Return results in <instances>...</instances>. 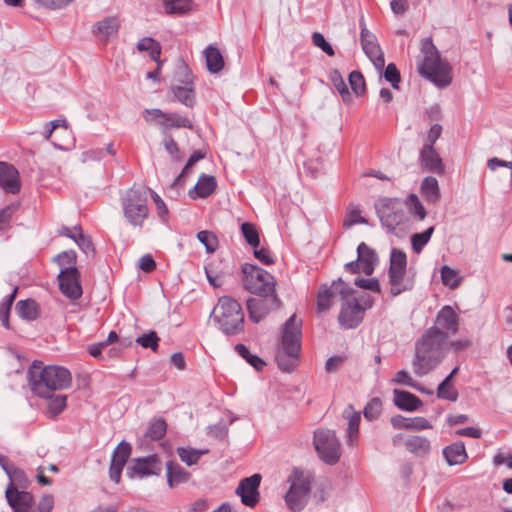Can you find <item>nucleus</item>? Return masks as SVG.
Returning <instances> with one entry per match:
<instances>
[{"label":"nucleus","instance_id":"f257e3e1","mask_svg":"<svg viewBox=\"0 0 512 512\" xmlns=\"http://www.w3.org/2000/svg\"><path fill=\"white\" fill-rule=\"evenodd\" d=\"M355 290L342 278L334 280L328 287L320 286L317 293V310L324 312L330 309L334 298L341 300V309L338 315L339 324L345 329H355L363 321L365 310L371 308L373 301L370 296L363 298V303L357 298H350Z\"/></svg>","mask_w":512,"mask_h":512},{"label":"nucleus","instance_id":"f03ea898","mask_svg":"<svg viewBox=\"0 0 512 512\" xmlns=\"http://www.w3.org/2000/svg\"><path fill=\"white\" fill-rule=\"evenodd\" d=\"M28 381L32 393L40 398H49L55 391L71 386L70 371L58 365L44 366L43 362L35 360L28 369Z\"/></svg>","mask_w":512,"mask_h":512},{"label":"nucleus","instance_id":"7ed1b4c3","mask_svg":"<svg viewBox=\"0 0 512 512\" xmlns=\"http://www.w3.org/2000/svg\"><path fill=\"white\" fill-rule=\"evenodd\" d=\"M421 57L417 60V71L420 76L433 83L437 88L444 89L453 81L451 64L442 59L440 52L431 37H426L420 43Z\"/></svg>","mask_w":512,"mask_h":512},{"label":"nucleus","instance_id":"20e7f679","mask_svg":"<svg viewBox=\"0 0 512 512\" xmlns=\"http://www.w3.org/2000/svg\"><path fill=\"white\" fill-rule=\"evenodd\" d=\"M447 341L436 329H427L415 342V356L412 360L417 376L427 375L444 359Z\"/></svg>","mask_w":512,"mask_h":512},{"label":"nucleus","instance_id":"39448f33","mask_svg":"<svg viewBox=\"0 0 512 512\" xmlns=\"http://www.w3.org/2000/svg\"><path fill=\"white\" fill-rule=\"evenodd\" d=\"M302 340V319L295 314L291 315L284 323L281 332V347L275 355L276 363L280 370L291 372L299 364Z\"/></svg>","mask_w":512,"mask_h":512},{"label":"nucleus","instance_id":"423d86ee","mask_svg":"<svg viewBox=\"0 0 512 512\" xmlns=\"http://www.w3.org/2000/svg\"><path fill=\"white\" fill-rule=\"evenodd\" d=\"M210 317L216 327L227 337H236L245 332V317L242 306L231 296H221Z\"/></svg>","mask_w":512,"mask_h":512},{"label":"nucleus","instance_id":"0eeeda50","mask_svg":"<svg viewBox=\"0 0 512 512\" xmlns=\"http://www.w3.org/2000/svg\"><path fill=\"white\" fill-rule=\"evenodd\" d=\"M148 189L142 186L129 188L121 197L124 217L134 227L142 228L148 218Z\"/></svg>","mask_w":512,"mask_h":512},{"label":"nucleus","instance_id":"6e6552de","mask_svg":"<svg viewBox=\"0 0 512 512\" xmlns=\"http://www.w3.org/2000/svg\"><path fill=\"white\" fill-rule=\"evenodd\" d=\"M290 484L285 494V502L292 512H300L307 505L311 492L313 475L299 468H293L287 478Z\"/></svg>","mask_w":512,"mask_h":512},{"label":"nucleus","instance_id":"1a4fd4ad","mask_svg":"<svg viewBox=\"0 0 512 512\" xmlns=\"http://www.w3.org/2000/svg\"><path fill=\"white\" fill-rule=\"evenodd\" d=\"M243 288L251 294L276 292L275 277L266 270L251 263L241 266Z\"/></svg>","mask_w":512,"mask_h":512},{"label":"nucleus","instance_id":"9d476101","mask_svg":"<svg viewBox=\"0 0 512 512\" xmlns=\"http://www.w3.org/2000/svg\"><path fill=\"white\" fill-rule=\"evenodd\" d=\"M375 210L381 225L390 233L407 221L405 203L399 198H380L375 202Z\"/></svg>","mask_w":512,"mask_h":512},{"label":"nucleus","instance_id":"9b49d317","mask_svg":"<svg viewBox=\"0 0 512 512\" xmlns=\"http://www.w3.org/2000/svg\"><path fill=\"white\" fill-rule=\"evenodd\" d=\"M407 270L406 253L400 249L393 248L390 253V265L388 269L389 284L391 285V295L398 296L402 292L413 288L412 282L404 283Z\"/></svg>","mask_w":512,"mask_h":512},{"label":"nucleus","instance_id":"f8f14e48","mask_svg":"<svg viewBox=\"0 0 512 512\" xmlns=\"http://www.w3.org/2000/svg\"><path fill=\"white\" fill-rule=\"evenodd\" d=\"M313 443L320 459L328 465L336 464L341 456L340 442L332 430L314 432Z\"/></svg>","mask_w":512,"mask_h":512},{"label":"nucleus","instance_id":"ddd939ff","mask_svg":"<svg viewBox=\"0 0 512 512\" xmlns=\"http://www.w3.org/2000/svg\"><path fill=\"white\" fill-rule=\"evenodd\" d=\"M246 301L249 319L253 323H259L273 310L280 308L281 300L276 292L254 294Z\"/></svg>","mask_w":512,"mask_h":512},{"label":"nucleus","instance_id":"4468645a","mask_svg":"<svg viewBox=\"0 0 512 512\" xmlns=\"http://www.w3.org/2000/svg\"><path fill=\"white\" fill-rule=\"evenodd\" d=\"M176 75L182 85H174L171 92L175 99L186 107L193 108L196 104V95L192 81V74L187 65L182 64L177 68Z\"/></svg>","mask_w":512,"mask_h":512},{"label":"nucleus","instance_id":"2eb2a0df","mask_svg":"<svg viewBox=\"0 0 512 512\" xmlns=\"http://www.w3.org/2000/svg\"><path fill=\"white\" fill-rule=\"evenodd\" d=\"M80 277V272L76 266L63 268L58 275L61 293L72 301L78 300L82 296Z\"/></svg>","mask_w":512,"mask_h":512},{"label":"nucleus","instance_id":"dca6fc26","mask_svg":"<svg viewBox=\"0 0 512 512\" xmlns=\"http://www.w3.org/2000/svg\"><path fill=\"white\" fill-rule=\"evenodd\" d=\"M359 26L361 28L360 41L364 53L373 62L376 68L382 69L384 67L385 60L376 36L366 28L363 17L359 20Z\"/></svg>","mask_w":512,"mask_h":512},{"label":"nucleus","instance_id":"f3484780","mask_svg":"<svg viewBox=\"0 0 512 512\" xmlns=\"http://www.w3.org/2000/svg\"><path fill=\"white\" fill-rule=\"evenodd\" d=\"M460 318L454 308L450 305L443 306L437 313L435 325L429 329L438 330L444 340H448L450 335H455L459 330Z\"/></svg>","mask_w":512,"mask_h":512},{"label":"nucleus","instance_id":"a211bd4d","mask_svg":"<svg viewBox=\"0 0 512 512\" xmlns=\"http://www.w3.org/2000/svg\"><path fill=\"white\" fill-rule=\"evenodd\" d=\"M161 473V461L156 454L145 457L134 458L127 468L126 474L129 478L138 476L140 478L159 475Z\"/></svg>","mask_w":512,"mask_h":512},{"label":"nucleus","instance_id":"6ab92c4d","mask_svg":"<svg viewBox=\"0 0 512 512\" xmlns=\"http://www.w3.org/2000/svg\"><path fill=\"white\" fill-rule=\"evenodd\" d=\"M145 115L151 116V118L145 116V120L147 122L154 120L156 124L163 126L165 128H188L192 129V122L184 116H181L177 113H166L160 109H145Z\"/></svg>","mask_w":512,"mask_h":512},{"label":"nucleus","instance_id":"aec40b11","mask_svg":"<svg viewBox=\"0 0 512 512\" xmlns=\"http://www.w3.org/2000/svg\"><path fill=\"white\" fill-rule=\"evenodd\" d=\"M261 475L256 473L250 477L242 479L236 489V494L240 496L241 502L248 507H255L259 500V486L261 483Z\"/></svg>","mask_w":512,"mask_h":512},{"label":"nucleus","instance_id":"412c9836","mask_svg":"<svg viewBox=\"0 0 512 512\" xmlns=\"http://www.w3.org/2000/svg\"><path fill=\"white\" fill-rule=\"evenodd\" d=\"M5 496L13 512H34L33 496L30 492L19 491L16 486L8 485Z\"/></svg>","mask_w":512,"mask_h":512},{"label":"nucleus","instance_id":"4be33fe9","mask_svg":"<svg viewBox=\"0 0 512 512\" xmlns=\"http://www.w3.org/2000/svg\"><path fill=\"white\" fill-rule=\"evenodd\" d=\"M421 166L436 174L444 173V164L438 152L431 144H425L420 151Z\"/></svg>","mask_w":512,"mask_h":512},{"label":"nucleus","instance_id":"5701e85b","mask_svg":"<svg viewBox=\"0 0 512 512\" xmlns=\"http://www.w3.org/2000/svg\"><path fill=\"white\" fill-rule=\"evenodd\" d=\"M0 186L12 194L20 191L19 173L11 164L0 162Z\"/></svg>","mask_w":512,"mask_h":512},{"label":"nucleus","instance_id":"b1692460","mask_svg":"<svg viewBox=\"0 0 512 512\" xmlns=\"http://www.w3.org/2000/svg\"><path fill=\"white\" fill-rule=\"evenodd\" d=\"M391 425L395 429L405 430H426L431 429V423L424 417H404L402 415H395L390 419Z\"/></svg>","mask_w":512,"mask_h":512},{"label":"nucleus","instance_id":"393cba45","mask_svg":"<svg viewBox=\"0 0 512 512\" xmlns=\"http://www.w3.org/2000/svg\"><path fill=\"white\" fill-rule=\"evenodd\" d=\"M217 181L214 176L201 174L196 185L189 190L188 195L191 199L207 198L215 192Z\"/></svg>","mask_w":512,"mask_h":512},{"label":"nucleus","instance_id":"a878e982","mask_svg":"<svg viewBox=\"0 0 512 512\" xmlns=\"http://www.w3.org/2000/svg\"><path fill=\"white\" fill-rule=\"evenodd\" d=\"M394 394V404L403 411L414 412L418 410L422 406V400L416 395L404 391L395 389L393 391Z\"/></svg>","mask_w":512,"mask_h":512},{"label":"nucleus","instance_id":"bb28decb","mask_svg":"<svg viewBox=\"0 0 512 512\" xmlns=\"http://www.w3.org/2000/svg\"><path fill=\"white\" fill-rule=\"evenodd\" d=\"M442 454L449 466L461 465L468 459V454L462 441H457L446 446Z\"/></svg>","mask_w":512,"mask_h":512},{"label":"nucleus","instance_id":"cd10ccee","mask_svg":"<svg viewBox=\"0 0 512 512\" xmlns=\"http://www.w3.org/2000/svg\"><path fill=\"white\" fill-rule=\"evenodd\" d=\"M166 470L167 483L171 488L187 483L191 478V474L187 470L172 460L166 463Z\"/></svg>","mask_w":512,"mask_h":512},{"label":"nucleus","instance_id":"c85d7f7f","mask_svg":"<svg viewBox=\"0 0 512 512\" xmlns=\"http://www.w3.org/2000/svg\"><path fill=\"white\" fill-rule=\"evenodd\" d=\"M358 260L362 264V271L365 275H371L374 272L375 265L378 261L377 254L374 249L366 243L361 242L357 247Z\"/></svg>","mask_w":512,"mask_h":512},{"label":"nucleus","instance_id":"c756f323","mask_svg":"<svg viewBox=\"0 0 512 512\" xmlns=\"http://www.w3.org/2000/svg\"><path fill=\"white\" fill-rule=\"evenodd\" d=\"M119 26V20L116 17H105L94 25L93 33L98 38L107 40L118 33Z\"/></svg>","mask_w":512,"mask_h":512},{"label":"nucleus","instance_id":"7c9ffc66","mask_svg":"<svg viewBox=\"0 0 512 512\" xmlns=\"http://www.w3.org/2000/svg\"><path fill=\"white\" fill-rule=\"evenodd\" d=\"M15 310L19 317L27 321L36 320L39 316V305L34 299L18 301Z\"/></svg>","mask_w":512,"mask_h":512},{"label":"nucleus","instance_id":"2f4dec72","mask_svg":"<svg viewBox=\"0 0 512 512\" xmlns=\"http://www.w3.org/2000/svg\"><path fill=\"white\" fill-rule=\"evenodd\" d=\"M206 66L209 72L218 73L224 67V59L220 50L212 45L205 49Z\"/></svg>","mask_w":512,"mask_h":512},{"label":"nucleus","instance_id":"473e14b6","mask_svg":"<svg viewBox=\"0 0 512 512\" xmlns=\"http://www.w3.org/2000/svg\"><path fill=\"white\" fill-rule=\"evenodd\" d=\"M344 418L348 419V428H347V436L348 442L353 444L354 440L357 439L359 434V425L361 421L360 412L353 411L352 406H349L343 412Z\"/></svg>","mask_w":512,"mask_h":512},{"label":"nucleus","instance_id":"72a5a7b5","mask_svg":"<svg viewBox=\"0 0 512 512\" xmlns=\"http://www.w3.org/2000/svg\"><path fill=\"white\" fill-rule=\"evenodd\" d=\"M137 50L140 52H147L149 57L159 63L161 55L160 43L152 37H143L137 43Z\"/></svg>","mask_w":512,"mask_h":512},{"label":"nucleus","instance_id":"f704fd0d","mask_svg":"<svg viewBox=\"0 0 512 512\" xmlns=\"http://www.w3.org/2000/svg\"><path fill=\"white\" fill-rule=\"evenodd\" d=\"M421 193L426 201L436 203L440 198V189L435 177L428 176L422 180Z\"/></svg>","mask_w":512,"mask_h":512},{"label":"nucleus","instance_id":"c9c22d12","mask_svg":"<svg viewBox=\"0 0 512 512\" xmlns=\"http://www.w3.org/2000/svg\"><path fill=\"white\" fill-rule=\"evenodd\" d=\"M405 447L413 454L424 455L430 450V441L423 436H412L405 441Z\"/></svg>","mask_w":512,"mask_h":512},{"label":"nucleus","instance_id":"e433bc0d","mask_svg":"<svg viewBox=\"0 0 512 512\" xmlns=\"http://www.w3.org/2000/svg\"><path fill=\"white\" fill-rule=\"evenodd\" d=\"M176 453L182 462L191 466L197 464L201 456L208 453V450L178 447Z\"/></svg>","mask_w":512,"mask_h":512},{"label":"nucleus","instance_id":"4c0bfd02","mask_svg":"<svg viewBox=\"0 0 512 512\" xmlns=\"http://www.w3.org/2000/svg\"><path fill=\"white\" fill-rule=\"evenodd\" d=\"M235 351L246 360L252 367H254L257 371H262L266 366V363L259 356L252 354L249 349L244 344H237L234 347Z\"/></svg>","mask_w":512,"mask_h":512},{"label":"nucleus","instance_id":"58836bf2","mask_svg":"<svg viewBox=\"0 0 512 512\" xmlns=\"http://www.w3.org/2000/svg\"><path fill=\"white\" fill-rule=\"evenodd\" d=\"M441 281L443 285L454 290L458 288L462 282V277L458 275V271L444 265L440 269Z\"/></svg>","mask_w":512,"mask_h":512},{"label":"nucleus","instance_id":"ea45409f","mask_svg":"<svg viewBox=\"0 0 512 512\" xmlns=\"http://www.w3.org/2000/svg\"><path fill=\"white\" fill-rule=\"evenodd\" d=\"M167 431V424L163 418H157L150 422L145 436L151 440L157 441L162 439Z\"/></svg>","mask_w":512,"mask_h":512},{"label":"nucleus","instance_id":"a19ab883","mask_svg":"<svg viewBox=\"0 0 512 512\" xmlns=\"http://www.w3.org/2000/svg\"><path fill=\"white\" fill-rule=\"evenodd\" d=\"M434 232V226L429 227L422 233H415L411 236V245L414 253L420 254L430 241Z\"/></svg>","mask_w":512,"mask_h":512},{"label":"nucleus","instance_id":"79ce46f5","mask_svg":"<svg viewBox=\"0 0 512 512\" xmlns=\"http://www.w3.org/2000/svg\"><path fill=\"white\" fill-rule=\"evenodd\" d=\"M329 79L332 82V84L335 87V89L341 95L343 101H345V102L349 101L351 95H350L348 87H347V85H346V83H345L341 73L339 72V70L333 69L332 71H330Z\"/></svg>","mask_w":512,"mask_h":512},{"label":"nucleus","instance_id":"37998d69","mask_svg":"<svg viewBox=\"0 0 512 512\" xmlns=\"http://www.w3.org/2000/svg\"><path fill=\"white\" fill-rule=\"evenodd\" d=\"M241 233L245 238L246 242L253 248H257L260 245L259 232L255 224L250 222H244L241 224Z\"/></svg>","mask_w":512,"mask_h":512},{"label":"nucleus","instance_id":"c03bdc74","mask_svg":"<svg viewBox=\"0 0 512 512\" xmlns=\"http://www.w3.org/2000/svg\"><path fill=\"white\" fill-rule=\"evenodd\" d=\"M403 202L405 203V208L407 207L411 214L417 216L419 220L425 219L427 215L426 209L416 194H409L407 199Z\"/></svg>","mask_w":512,"mask_h":512},{"label":"nucleus","instance_id":"a18cd8bd","mask_svg":"<svg viewBox=\"0 0 512 512\" xmlns=\"http://www.w3.org/2000/svg\"><path fill=\"white\" fill-rule=\"evenodd\" d=\"M131 452V444L123 440L114 449L111 461L125 466L131 455Z\"/></svg>","mask_w":512,"mask_h":512},{"label":"nucleus","instance_id":"49530a36","mask_svg":"<svg viewBox=\"0 0 512 512\" xmlns=\"http://www.w3.org/2000/svg\"><path fill=\"white\" fill-rule=\"evenodd\" d=\"M437 397L439 399L448 400L451 402L457 401L459 397V393L454 386L453 382H448V380H443L437 388Z\"/></svg>","mask_w":512,"mask_h":512},{"label":"nucleus","instance_id":"de8ad7c7","mask_svg":"<svg viewBox=\"0 0 512 512\" xmlns=\"http://www.w3.org/2000/svg\"><path fill=\"white\" fill-rule=\"evenodd\" d=\"M197 239L205 246L208 253H213L218 249L219 241L217 236L208 230H202L197 233Z\"/></svg>","mask_w":512,"mask_h":512},{"label":"nucleus","instance_id":"09e8293b","mask_svg":"<svg viewBox=\"0 0 512 512\" xmlns=\"http://www.w3.org/2000/svg\"><path fill=\"white\" fill-rule=\"evenodd\" d=\"M159 341H160V338L155 331H150L141 336H138L135 339V342L137 344H139L142 348H145V349L149 348L153 352H156L158 350Z\"/></svg>","mask_w":512,"mask_h":512},{"label":"nucleus","instance_id":"8fccbe9b","mask_svg":"<svg viewBox=\"0 0 512 512\" xmlns=\"http://www.w3.org/2000/svg\"><path fill=\"white\" fill-rule=\"evenodd\" d=\"M192 0H164L168 14H184L190 9Z\"/></svg>","mask_w":512,"mask_h":512},{"label":"nucleus","instance_id":"3c124183","mask_svg":"<svg viewBox=\"0 0 512 512\" xmlns=\"http://www.w3.org/2000/svg\"><path fill=\"white\" fill-rule=\"evenodd\" d=\"M382 412V401L378 397L372 398L364 408V417L368 421H374L379 418Z\"/></svg>","mask_w":512,"mask_h":512},{"label":"nucleus","instance_id":"603ef678","mask_svg":"<svg viewBox=\"0 0 512 512\" xmlns=\"http://www.w3.org/2000/svg\"><path fill=\"white\" fill-rule=\"evenodd\" d=\"M74 230L77 231V236L74 239L78 247L85 253L90 254L94 252V246L89 236L84 235L82 227L80 225L74 226Z\"/></svg>","mask_w":512,"mask_h":512},{"label":"nucleus","instance_id":"864d4df0","mask_svg":"<svg viewBox=\"0 0 512 512\" xmlns=\"http://www.w3.org/2000/svg\"><path fill=\"white\" fill-rule=\"evenodd\" d=\"M349 84L354 93L358 96L366 92V84L364 76L359 71H352L349 74Z\"/></svg>","mask_w":512,"mask_h":512},{"label":"nucleus","instance_id":"5fc2aeb1","mask_svg":"<svg viewBox=\"0 0 512 512\" xmlns=\"http://www.w3.org/2000/svg\"><path fill=\"white\" fill-rule=\"evenodd\" d=\"M48 399V412L51 414V416L55 417L65 409L67 400L65 395L54 396L53 393Z\"/></svg>","mask_w":512,"mask_h":512},{"label":"nucleus","instance_id":"6e6d98bb","mask_svg":"<svg viewBox=\"0 0 512 512\" xmlns=\"http://www.w3.org/2000/svg\"><path fill=\"white\" fill-rule=\"evenodd\" d=\"M163 146L173 161L179 162L182 160L183 154L181 153L178 144L171 135H168L164 138Z\"/></svg>","mask_w":512,"mask_h":512},{"label":"nucleus","instance_id":"4d7b16f0","mask_svg":"<svg viewBox=\"0 0 512 512\" xmlns=\"http://www.w3.org/2000/svg\"><path fill=\"white\" fill-rule=\"evenodd\" d=\"M356 224H368V220L361 216V211L358 208L350 209L343 221L344 228H350Z\"/></svg>","mask_w":512,"mask_h":512},{"label":"nucleus","instance_id":"13d9d810","mask_svg":"<svg viewBox=\"0 0 512 512\" xmlns=\"http://www.w3.org/2000/svg\"><path fill=\"white\" fill-rule=\"evenodd\" d=\"M8 477L10 479V483L8 485H13L17 488H26L29 484V480L25 472L18 467H15Z\"/></svg>","mask_w":512,"mask_h":512},{"label":"nucleus","instance_id":"bf43d9fd","mask_svg":"<svg viewBox=\"0 0 512 512\" xmlns=\"http://www.w3.org/2000/svg\"><path fill=\"white\" fill-rule=\"evenodd\" d=\"M148 193L151 194V198L155 203L159 218L166 223L168 221L169 211L165 202L155 191L148 189Z\"/></svg>","mask_w":512,"mask_h":512},{"label":"nucleus","instance_id":"052dcab7","mask_svg":"<svg viewBox=\"0 0 512 512\" xmlns=\"http://www.w3.org/2000/svg\"><path fill=\"white\" fill-rule=\"evenodd\" d=\"M76 260L77 255L74 250L63 251L55 257V261L61 267V269L75 266Z\"/></svg>","mask_w":512,"mask_h":512},{"label":"nucleus","instance_id":"680f3d73","mask_svg":"<svg viewBox=\"0 0 512 512\" xmlns=\"http://www.w3.org/2000/svg\"><path fill=\"white\" fill-rule=\"evenodd\" d=\"M384 78L386 81L390 82L394 89L399 88V83L401 81V75L394 63H389L384 71Z\"/></svg>","mask_w":512,"mask_h":512},{"label":"nucleus","instance_id":"e2e57ef3","mask_svg":"<svg viewBox=\"0 0 512 512\" xmlns=\"http://www.w3.org/2000/svg\"><path fill=\"white\" fill-rule=\"evenodd\" d=\"M393 382L401 385H406L411 388H414L421 392H426L423 388H420L418 384L411 378V376L408 374L405 370H399L394 378L392 379Z\"/></svg>","mask_w":512,"mask_h":512},{"label":"nucleus","instance_id":"0e129e2a","mask_svg":"<svg viewBox=\"0 0 512 512\" xmlns=\"http://www.w3.org/2000/svg\"><path fill=\"white\" fill-rule=\"evenodd\" d=\"M312 43L327 55L334 56L335 51L333 47L326 41L325 37L320 32H314L312 34Z\"/></svg>","mask_w":512,"mask_h":512},{"label":"nucleus","instance_id":"69168bd1","mask_svg":"<svg viewBox=\"0 0 512 512\" xmlns=\"http://www.w3.org/2000/svg\"><path fill=\"white\" fill-rule=\"evenodd\" d=\"M354 284L359 288L370 290L376 293H380L381 291L379 281L376 278H356Z\"/></svg>","mask_w":512,"mask_h":512},{"label":"nucleus","instance_id":"338daca9","mask_svg":"<svg viewBox=\"0 0 512 512\" xmlns=\"http://www.w3.org/2000/svg\"><path fill=\"white\" fill-rule=\"evenodd\" d=\"M255 258L265 265H271L274 263V258L269 249L264 247L254 248L253 252Z\"/></svg>","mask_w":512,"mask_h":512},{"label":"nucleus","instance_id":"774afa93","mask_svg":"<svg viewBox=\"0 0 512 512\" xmlns=\"http://www.w3.org/2000/svg\"><path fill=\"white\" fill-rule=\"evenodd\" d=\"M493 463L497 466L505 464L508 468L512 469V454L498 451L493 457Z\"/></svg>","mask_w":512,"mask_h":512}]
</instances>
